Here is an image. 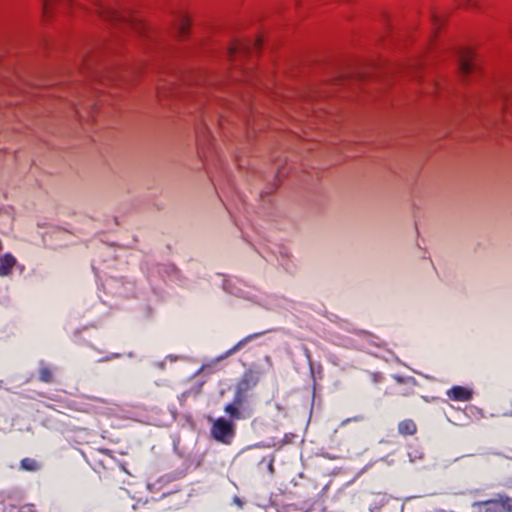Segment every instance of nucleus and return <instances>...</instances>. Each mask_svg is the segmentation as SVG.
<instances>
[{
	"label": "nucleus",
	"mask_w": 512,
	"mask_h": 512,
	"mask_svg": "<svg viewBox=\"0 0 512 512\" xmlns=\"http://www.w3.org/2000/svg\"><path fill=\"white\" fill-rule=\"evenodd\" d=\"M16 263V258L10 253H6L0 257V276L9 275L15 267Z\"/></svg>",
	"instance_id": "10"
},
{
	"label": "nucleus",
	"mask_w": 512,
	"mask_h": 512,
	"mask_svg": "<svg viewBox=\"0 0 512 512\" xmlns=\"http://www.w3.org/2000/svg\"><path fill=\"white\" fill-rule=\"evenodd\" d=\"M398 432L404 436H412L417 432V425L412 419H405L399 422Z\"/></svg>",
	"instance_id": "12"
},
{
	"label": "nucleus",
	"mask_w": 512,
	"mask_h": 512,
	"mask_svg": "<svg viewBox=\"0 0 512 512\" xmlns=\"http://www.w3.org/2000/svg\"><path fill=\"white\" fill-rule=\"evenodd\" d=\"M268 469H269L271 472H273V463H272V461H270L269 466H268Z\"/></svg>",
	"instance_id": "24"
},
{
	"label": "nucleus",
	"mask_w": 512,
	"mask_h": 512,
	"mask_svg": "<svg viewBox=\"0 0 512 512\" xmlns=\"http://www.w3.org/2000/svg\"><path fill=\"white\" fill-rule=\"evenodd\" d=\"M158 94L161 96V97H166V93L164 92L163 90V87L162 86H158Z\"/></svg>",
	"instance_id": "23"
},
{
	"label": "nucleus",
	"mask_w": 512,
	"mask_h": 512,
	"mask_svg": "<svg viewBox=\"0 0 512 512\" xmlns=\"http://www.w3.org/2000/svg\"><path fill=\"white\" fill-rule=\"evenodd\" d=\"M295 438V435L290 433V434H286L284 436V438L281 440V446H283L284 444H288V443H291L293 441V439Z\"/></svg>",
	"instance_id": "21"
},
{
	"label": "nucleus",
	"mask_w": 512,
	"mask_h": 512,
	"mask_svg": "<svg viewBox=\"0 0 512 512\" xmlns=\"http://www.w3.org/2000/svg\"><path fill=\"white\" fill-rule=\"evenodd\" d=\"M397 380L403 384V387L399 390V394L401 396H409L415 393L414 390L417 384L413 378H408L406 380L402 378H397Z\"/></svg>",
	"instance_id": "14"
},
{
	"label": "nucleus",
	"mask_w": 512,
	"mask_h": 512,
	"mask_svg": "<svg viewBox=\"0 0 512 512\" xmlns=\"http://www.w3.org/2000/svg\"><path fill=\"white\" fill-rule=\"evenodd\" d=\"M258 381L259 379L257 374L252 370H248L237 382L236 390L247 395V392L254 388Z\"/></svg>",
	"instance_id": "9"
},
{
	"label": "nucleus",
	"mask_w": 512,
	"mask_h": 512,
	"mask_svg": "<svg viewBox=\"0 0 512 512\" xmlns=\"http://www.w3.org/2000/svg\"><path fill=\"white\" fill-rule=\"evenodd\" d=\"M95 12L107 21H123L125 20L122 13L112 7L104 6L101 2L95 1Z\"/></svg>",
	"instance_id": "8"
},
{
	"label": "nucleus",
	"mask_w": 512,
	"mask_h": 512,
	"mask_svg": "<svg viewBox=\"0 0 512 512\" xmlns=\"http://www.w3.org/2000/svg\"><path fill=\"white\" fill-rule=\"evenodd\" d=\"M476 512H512V498L499 494L496 498L474 504Z\"/></svg>",
	"instance_id": "4"
},
{
	"label": "nucleus",
	"mask_w": 512,
	"mask_h": 512,
	"mask_svg": "<svg viewBox=\"0 0 512 512\" xmlns=\"http://www.w3.org/2000/svg\"><path fill=\"white\" fill-rule=\"evenodd\" d=\"M192 20L188 15H182L177 22V36L179 39H185L190 32Z\"/></svg>",
	"instance_id": "11"
},
{
	"label": "nucleus",
	"mask_w": 512,
	"mask_h": 512,
	"mask_svg": "<svg viewBox=\"0 0 512 512\" xmlns=\"http://www.w3.org/2000/svg\"><path fill=\"white\" fill-rule=\"evenodd\" d=\"M474 392L471 388L455 385L447 391V397L456 402H468L473 398Z\"/></svg>",
	"instance_id": "7"
},
{
	"label": "nucleus",
	"mask_w": 512,
	"mask_h": 512,
	"mask_svg": "<svg viewBox=\"0 0 512 512\" xmlns=\"http://www.w3.org/2000/svg\"><path fill=\"white\" fill-rule=\"evenodd\" d=\"M20 468L28 472H35L41 468V464L34 458L26 457L20 461Z\"/></svg>",
	"instance_id": "16"
},
{
	"label": "nucleus",
	"mask_w": 512,
	"mask_h": 512,
	"mask_svg": "<svg viewBox=\"0 0 512 512\" xmlns=\"http://www.w3.org/2000/svg\"><path fill=\"white\" fill-rule=\"evenodd\" d=\"M91 468L100 475L113 471L116 467V460L108 450L98 449L90 454L87 459Z\"/></svg>",
	"instance_id": "2"
},
{
	"label": "nucleus",
	"mask_w": 512,
	"mask_h": 512,
	"mask_svg": "<svg viewBox=\"0 0 512 512\" xmlns=\"http://www.w3.org/2000/svg\"><path fill=\"white\" fill-rule=\"evenodd\" d=\"M109 403L101 398L84 394L74 395L68 403V407L82 413L107 414Z\"/></svg>",
	"instance_id": "1"
},
{
	"label": "nucleus",
	"mask_w": 512,
	"mask_h": 512,
	"mask_svg": "<svg viewBox=\"0 0 512 512\" xmlns=\"http://www.w3.org/2000/svg\"><path fill=\"white\" fill-rule=\"evenodd\" d=\"M72 0H44L43 13L48 16L55 7H71Z\"/></svg>",
	"instance_id": "13"
},
{
	"label": "nucleus",
	"mask_w": 512,
	"mask_h": 512,
	"mask_svg": "<svg viewBox=\"0 0 512 512\" xmlns=\"http://www.w3.org/2000/svg\"><path fill=\"white\" fill-rule=\"evenodd\" d=\"M263 333L260 332V333H255V334H251L249 336H247L246 338L242 339L241 341H239L236 345H234L231 349H229L227 352H226V355L229 356V355H232L233 353L237 352L238 350H240L247 342H249L250 340L262 335Z\"/></svg>",
	"instance_id": "18"
},
{
	"label": "nucleus",
	"mask_w": 512,
	"mask_h": 512,
	"mask_svg": "<svg viewBox=\"0 0 512 512\" xmlns=\"http://www.w3.org/2000/svg\"><path fill=\"white\" fill-rule=\"evenodd\" d=\"M39 378L42 382L51 383L54 381L53 370L49 367H42L39 371Z\"/></svg>",
	"instance_id": "19"
},
{
	"label": "nucleus",
	"mask_w": 512,
	"mask_h": 512,
	"mask_svg": "<svg viewBox=\"0 0 512 512\" xmlns=\"http://www.w3.org/2000/svg\"><path fill=\"white\" fill-rule=\"evenodd\" d=\"M477 67V55L471 49H464L460 54V71L463 76H468Z\"/></svg>",
	"instance_id": "6"
},
{
	"label": "nucleus",
	"mask_w": 512,
	"mask_h": 512,
	"mask_svg": "<svg viewBox=\"0 0 512 512\" xmlns=\"http://www.w3.org/2000/svg\"><path fill=\"white\" fill-rule=\"evenodd\" d=\"M224 411L229 416L228 420H231L232 422L234 420H240V419L244 418L242 409L233 405L232 403L227 404L224 407Z\"/></svg>",
	"instance_id": "15"
},
{
	"label": "nucleus",
	"mask_w": 512,
	"mask_h": 512,
	"mask_svg": "<svg viewBox=\"0 0 512 512\" xmlns=\"http://www.w3.org/2000/svg\"><path fill=\"white\" fill-rule=\"evenodd\" d=\"M211 435L218 442L230 444L235 436V425L231 420L219 417L212 424Z\"/></svg>",
	"instance_id": "3"
},
{
	"label": "nucleus",
	"mask_w": 512,
	"mask_h": 512,
	"mask_svg": "<svg viewBox=\"0 0 512 512\" xmlns=\"http://www.w3.org/2000/svg\"><path fill=\"white\" fill-rule=\"evenodd\" d=\"M109 440H110L111 442H118V439H111V438H109Z\"/></svg>",
	"instance_id": "25"
},
{
	"label": "nucleus",
	"mask_w": 512,
	"mask_h": 512,
	"mask_svg": "<svg viewBox=\"0 0 512 512\" xmlns=\"http://www.w3.org/2000/svg\"><path fill=\"white\" fill-rule=\"evenodd\" d=\"M247 395L235 390L233 401L231 402L233 405L242 409L244 403L246 402Z\"/></svg>",
	"instance_id": "20"
},
{
	"label": "nucleus",
	"mask_w": 512,
	"mask_h": 512,
	"mask_svg": "<svg viewBox=\"0 0 512 512\" xmlns=\"http://www.w3.org/2000/svg\"><path fill=\"white\" fill-rule=\"evenodd\" d=\"M18 507L14 503V499L9 495H0V511L16 510Z\"/></svg>",
	"instance_id": "17"
},
{
	"label": "nucleus",
	"mask_w": 512,
	"mask_h": 512,
	"mask_svg": "<svg viewBox=\"0 0 512 512\" xmlns=\"http://www.w3.org/2000/svg\"><path fill=\"white\" fill-rule=\"evenodd\" d=\"M371 377H372L373 382H376V383L380 382L383 378L380 373H373Z\"/></svg>",
	"instance_id": "22"
},
{
	"label": "nucleus",
	"mask_w": 512,
	"mask_h": 512,
	"mask_svg": "<svg viewBox=\"0 0 512 512\" xmlns=\"http://www.w3.org/2000/svg\"><path fill=\"white\" fill-rule=\"evenodd\" d=\"M262 46V38L258 37L253 43L250 41H234L231 43L228 54L231 61H236L238 58L246 56L252 49L259 50Z\"/></svg>",
	"instance_id": "5"
}]
</instances>
